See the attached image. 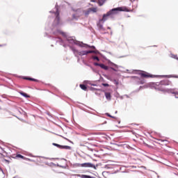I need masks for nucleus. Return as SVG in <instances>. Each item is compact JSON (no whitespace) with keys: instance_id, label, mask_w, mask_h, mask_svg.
<instances>
[{"instance_id":"f257e3e1","label":"nucleus","mask_w":178,"mask_h":178,"mask_svg":"<svg viewBox=\"0 0 178 178\" xmlns=\"http://www.w3.org/2000/svg\"><path fill=\"white\" fill-rule=\"evenodd\" d=\"M118 12H131V10H129V8L126 6L113 8L112 10L108 11L106 14H104L103 15V17L101 19V22H106L109 16H112V15H116Z\"/></svg>"},{"instance_id":"f03ea898","label":"nucleus","mask_w":178,"mask_h":178,"mask_svg":"<svg viewBox=\"0 0 178 178\" xmlns=\"http://www.w3.org/2000/svg\"><path fill=\"white\" fill-rule=\"evenodd\" d=\"M74 166L76 168H92L93 169H97V167L91 163H76Z\"/></svg>"},{"instance_id":"7ed1b4c3","label":"nucleus","mask_w":178,"mask_h":178,"mask_svg":"<svg viewBox=\"0 0 178 178\" xmlns=\"http://www.w3.org/2000/svg\"><path fill=\"white\" fill-rule=\"evenodd\" d=\"M139 76L140 77H143V79H149L151 77H153V75L145 72V71H141V72L138 73Z\"/></svg>"},{"instance_id":"20e7f679","label":"nucleus","mask_w":178,"mask_h":178,"mask_svg":"<svg viewBox=\"0 0 178 178\" xmlns=\"http://www.w3.org/2000/svg\"><path fill=\"white\" fill-rule=\"evenodd\" d=\"M155 90H158V91H162L163 92H165L166 91V88H165L161 84V82L156 84Z\"/></svg>"},{"instance_id":"39448f33","label":"nucleus","mask_w":178,"mask_h":178,"mask_svg":"<svg viewBox=\"0 0 178 178\" xmlns=\"http://www.w3.org/2000/svg\"><path fill=\"white\" fill-rule=\"evenodd\" d=\"M53 145L57 147V148H59L60 149H72V147L67 145H60L58 143H53Z\"/></svg>"},{"instance_id":"423d86ee","label":"nucleus","mask_w":178,"mask_h":178,"mask_svg":"<svg viewBox=\"0 0 178 178\" xmlns=\"http://www.w3.org/2000/svg\"><path fill=\"white\" fill-rule=\"evenodd\" d=\"M161 86H172V81H169L168 79L163 80L160 82Z\"/></svg>"},{"instance_id":"0eeeda50","label":"nucleus","mask_w":178,"mask_h":178,"mask_svg":"<svg viewBox=\"0 0 178 178\" xmlns=\"http://www.w3.org/2000/svg\"><path fill=\"white\" fill-rule=\"evenodd\" d=\"M104 95L108 101H111V99L112 98V95H111V92H104Z\"/></svg>"},{"instance_id":"6e6552de","label":"nucleus","mask_w":178,"mask_h":178,"mask_svg":"<svg viewBox=\"0 0 178 178\" xmlns=\"http://www.w3.org/2000/svg\"><path fill=\"white\" fill-rule=\"evenodd\" d=\"M15 158H16L17 159H19V158L20 159H24V161H27V159H29L24 157V156L23 155H22V154H16Z\"/></svg>"},{"instance_id":"1a4fd4ad","label":"nucleus","mask_w":178,"mask_h":178,"mask_svg":"<svg viewBox=\"0 0 178 178\" xmlns=\"http://www.w3.org/2000/svg\"><path fill=\"white\" fill-rule=\"evenodd\" d=\"M89 10L90 12H92V13H97L98 12V8L97 7L90 8Z\"/></svg>"},{"instance_id":"9d476101","label":"nucleus","mask_w":178,"mask_h":178,"mask_svg":"<svg viewBox=\"0 0 178 178\" xmlns=\"http://www.w3.org/2000/svg\"><path fill=\"white\" fill-rule=\"evenodd\" d=\"M99 67H101V68L104 69V70H108V69H109V67L105 65V64H100Z\"/></svg>"},{"instance_id":"9b49d317","label":"nucleus","mask_w":178,"mask_h":178,"mask_svg":"<svg viewBox=\"0 0 178 178\" xmlns=\"http://www.w3.org/2000/svg\"><path fill=\"white\" fill-rule=\"evenodd\" d=\"M83 13H84L85 16H88V15H90L91 13V11H90V8H88V10H84Z\"/></svg>"},{"instance_id":"f8f14e48","label":"nucleus","mask_w":178,"mask_h":178,"mask_svg":"<svg viewBox=\"0 0 178 178\" xmlns=\"http://www.w3.org/2000/svg\"><path fill=\"white\" fill-rule=\"evenodd\" d=\"M79 87L81 88V90H83V91H87V86L84 84H80Z\"/></svg>"},{"instance_id":"ddd939ff","label":"nucleus","mask_w":178,"mask_h":178,"mask_svg":"<svg viewBox=\"0 0 178 178\" xmlns=\"http://www.w3.org/2000/svg\"><path fill=\"white\" fill-rule=\"evenodd\" d=\"M55 16H56V20H58V22H59V11L57 10L56 13H55Z\"/></svg>"},{"instance_id":"4468645a","label":"nucleus","mask_w":178,"mask_h":178,"mask_svg":"<svg viewBox=\"0 0 178 178\" xmlns=\"http://www.w3.org/2000/svg\"><path fill=\"white\" fill-rule=\"evenodd\" d=\"M19 94L22 95L23 97H25V98H30V96L27 95L26 93H24L23 92H20Z\"/></svg>"},{"instance_id":"2eb2a0df","label":"nucleus","mask_w":178,"mask_h":178,"mask_svg":"<svg viewBox=\"0 0 178 178\" xmlns=\"http://www.w3.org/2000/svg\"><path fill=\"white\" fill-rule=\"evenodd\" d=\"M105 3V0H98V4L99 6H102Z\"/></svg>"},{"instance_id":"dca6fc26","label":"nucleus","mask_w":178,"mask_h":178,"mask_svg":"<svg viewBox=\"0 0 178 178\" xmlns=\"http://www.w3.org/2000/svg\"><path fill=\"white\" fill-rule=\"evenodd\" d=\"M25 80H29L30 81H35V82L38 81L37 79H33V78H29V77L25 78Z\"/></svg>"},{"instance_id":"f3484780","label":"nucleus","mask_w":178,"mask_h":178,"mask_svg":"<svg viewBox=\"0 0 178 178\" xmlns=\"http://www.w3.org/2000/svg\"><path fill=\"white\" fill-rule=\"evenodd\" d=\"M5 177V173H3V170H0V178Z\"/></svg>"},{"instance_id":"a211bd4d","label":"nucleus","mask_w":178,"mask_h":178,"mask_svg":"<svg viewBox=\"0 0 178 178\" xmlns=\"http://www.w3.org/2000/svg\"><path fill=\"white\" fill-rule=\"evenodd\" d=\"M78 176L81 178H89L90 177L89 175H79Z\"/></svg>"},{"instance_id":"6ab92c4d","label":"nucleus","mask_w":178,"mask_h":178,"mask_svg":"<svg viewBox=\"0 0 178 178\" xmlns=\"http://www.w3.org/2000/svg\"><path fill=\"white\" fill-rule=\"evenodd\" d=\"M83 55H88V54H92V51H85Z\"/></svg>"},{"instance_id":"aec40b11","label":"nucleus","mask_w":178,"mask_h":178,"mask_svg":"<svg viewBox=\"0 0 178 178\" xmlns=\"http://www.w3.org/2000/svg\"><path fill=\"white\" fill-rule=\"evenodd\" d=\"M92 59H94V60H97V62H99V58H98V56H93Z\"/></svg>"},{"instance_id":"412c9836","label":"nucleus","mask_w":178,"mask_h":178,"mask_svg":"<svg viewBox=\"0 0 178 178\" xmlns=\"http://www.w3.org/2000/svg\"><path fill=\"white\" fill-rule=\"evenodd\" d=\"M103 86H104V87H108V86H109V84H108V83H104Z\"/></svg>"},{"instance_id":"4be33fe9","label":"nucleus","mask_w":178,"mask_h":178,"mask_svg":"<svg viewBox=\"0 0 178 178\" xmlns=\"http://www.w3.org/2000/svg\"><path fill=\"white\" fill-rule=\"evenodd\" d=\"M172 77H173L174 79H178V76H177V75H173Z\"/></svg>"},{"instance_id":"5701e85b","label":"nucleus","mask_w":178,"mask_h":178,"mask_svg":"<svg viewBox=\"0 0 178 178\" xmlns=\"http://www.w3.org/2000/svg\"><path fill=\"white\" fill-rule=\"evenodd\" d=\"M99 65H101V64H99V63H95V66H99Z\"/></svg>"},{"instance_id":"b1692460","label":"nucleus","mask_w":178,"mask_h":178,"mask_svg":"<svg viewBox=\"0 0 178 178\" xmlns=\"http://www.w3.org/2000/svg\"><path fill=\"white\" fill-rule=\"evenodd\" d=\"M174 94H175V95H178V92H174Z\"/></svg>"},{"instance_id":"393cba45","label":"nucleus","mask_w":178,"mask_h":178,"mask_svg":"<svg viewBox=\"0 0 178 178\" xmlns=\"http://www.w3.org/2000/svg\"><path fill=\"white\" fill-rule=\"evenodd\" d=\"M90 2H95V0H90Z\"/></svg>"},{"instance_id":"a878e982","label":"nucleus","mask_w":178,"mask_h":178,"mask_svg":"<svg viewBox=\"0 0 178 178\" xmlns=\"http://www.w3.org/2000/svg\"><path fill=\"white\" fill-rule=\"evenodd\" d=\"M175 58L178 60V58L177 57V56H175Z\"/></svg>"},{"instance_id":"bb28decb","label":"nucleus","mask_w":178,"mask_h":178,"mask_svg":"<svg viewBox=\"0 0 178 178\" xmlns=\"http://www.w3.org/2000/svg\"><path fill=\"white\" fill-rule=\"evenodd\" d=\"M91 48H95V47H94V46H92V47H91Z\"/></svg>"},{"instance_id":"cd10ccee","label":"nucleus","mask_w":178,"mask_h":178,"mask_svg":"<svg viewBox=\"0 0 178 178\" xmlns=\"http://www.w3.org/2000/svg\"><path fill=\"white\" fill-rule=\"evenodd\" d=\"M159 141H163V140H159Z\"/></svg>"},{"instance_id":"c85d7f7f","label":"nucleus","mask_w":178,"mask_h":178,"mask_svg":"<svg viewBox=\"0 0 178 178\" xmlns=\"http://www.w3.org/2000/svg\"><path fill=\"white\" fill-rule=\"evenodd\" d=\"M0 47H2V44H0Z\"/></svg>"},{"instance_id":"c756f323","label":"nucleus","mask_w":178,"mask_h":178,"mask_svg":"<svg viewBox=\"0 0 178 178\" xmlns=\"http://www.w3.org/2000/svg\"><path fill=\"white\" fill-rule=\"evenodd\" d=\"M62 34H65L64 33H62Z\"/></svg>"}]
</instances>
